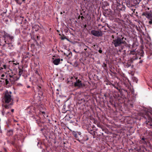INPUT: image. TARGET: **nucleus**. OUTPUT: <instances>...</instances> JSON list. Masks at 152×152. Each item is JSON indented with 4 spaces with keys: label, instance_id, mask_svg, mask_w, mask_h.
Instances as JSON below:
<instances>
[{
    "label": "nucleus",
    "instance_id": "f257e3e1",
    "mask_svg": "<svg viewBox=\"0 0 152 152\" xmlns=\"http://www.w3.org/2000/svg\"><path fill=\"white\" fill-rule=\"evenodd\" d=\"M129 54L130 55H134L132 56L131 60L128 61L127 63L125 65V67L128 68L131 66V62L134 60L137 59L138 58L140 59L141 57L143 56L144 52L143 50L141 49L136 50V48L132 49L130 50Z\"/></svg>",
    "mask_w": 152,
    "mask_h": 152
},
{
    "label": "nucleus",
    "instance_id": "f03ea898",
    "mask_svg": "<svg viewBox=\"0 0 152 152\" xmlns=\"http://www.w3.org/2000/svg\"><path fill=\"white\" fill-rule=\"evenodd\" d=\"M112 45L115 48L121 47V49L119 50V51L120 52L123 49V44L125 45L127 44L125 40H124V37L122 35H119L117 37H115L114 35L111 36Z\"/></svg>",
    "mask_w": 152,
    "mask_h": 152
},
{
    "label": "nucleus",
    "instance_id": "7ed1b4c3",
    "mask_svg": "<svg viewBox=\"0 0 152 152\" xmlns=\"http://www.w3.org/2000/svg\"><path fill=\"white\" fill-rule=\"evenodd\" d=\"M11 94V92H9L8 91H6L2 99L3 103L2 104V106L6 109L10 108L11 106L13 104L12 102L13 100Z\"/></svg>",
    "mask_w": 152,
    "mask_h": 152
},
{
    "label": "nucleus",
    "instance_id": "20e7f679",
    "mask_svg": "<svg viewBox=\"0 0 152 152\" xmlns=\"http://www.w3.org/2000/svg\"><path fill=\"white\" fill-rule=\"evenodd\" d=\"M14 37L11 34L4 32L1 39H0V45H4V44L9 42H13Z\"/></svg>",
    "mask_w": 152,
    "mask_h": 152
},
{
    "label": "nucleus",
    "instance_id": "39448f33",
    "mask_svg": "<svg viewBox=\"0 0 152 152\" xmlns=\"http://www.w3.org/2000/svg\"><path fill=\"white\" fill-rule=\"evenodd\" d=\"M151 116H152V115L151 113L147 112L144 115L143 117L146 120V124L152 126V118Z\"/></svg>",
    "mask_w": 152,
    "mask_h": 152
},
{
    "label": "nucleus",
    "instance_id": "423d86ee",
    "mask_svg": "<svg viewBox=\"0 0 152 152\" xmlns=\"http://www.w3.org/2000/svg\"><path fill=\"white\" fill-rule=\"evenodd\" d=\"M9 76L10 77L9 78V80L12 84L14 83L15 82L18 80L19 78V77H18L16 74L13 75H10Z\"/></svg>",
    "mask_w": 152,
    "mask_h": 152
},
{
    "label": "nucleus",
    "instance_id": "0eeeda50",
    "mask_svg": "<svg viewBox=\"0 0 152 152\" xmlns=\"http://www.w3.org/2000/svg\"><path fill=\"white\" fill-rule=\"evenodd\" d=\"M75 79L76 80V81L74 83V86L77 87L79 88H83V85L81 81L79 79H78V78L77 77Z\"/></svg>",
    "mask_w": 152,
    "mask_h": 152
},
{
    "label": "nucleus",
    "instance_id": "6e6552de",
    "mask_svg": "<svg viewBox=\"0 0 152 152\" xmlns=\"http://www.w3.org/2000/svg\"><path fill=\"white\" fill-rule=\"evenodd\" d=\"M91 33L93 35L96 37H102L103 35L102 32L101 31L92 30L91 31Z\"/></svg>",
    "mask_w": 152,
    "mask_h": 152
},
{
    "label": "nucleus",
    "instance_id": "1a4fd4ad",
    "mask_svg": "<svg viewBox=\"0 0 152 152\" xmlns=\"http://www.w3.org/2000/svg\"><path fill=\"white\" fill-rule=\"evenodd\" d=\"M1 46H2V48L4 50H5L7 48L12 49L13 48V46L12 45V42L6 43L4 45H2Z\"/></svg>",
    "mask_w": 152,
    "mask_h": 152
},
{
    "label": "nucleus",
    "instance_id": "9d476101",
    "mask_svg": "<svg viewBox=\"0 0 152 152\" xmlns=\"http://www.w3.org/2000/svg\"><path fill=\"white\" fill-rule=\"evenodd\" d=\"M9 68L8 66L5 64H2V62L0 61V72L2 69H5L7 70Z\"/></svg>",
    "mask_w": 152,
    "mask_h": 152
},
{
    "label": "nucleus",
    "instance_id": "9b49d317",
    "mask_svg": "<svg viewBox=\"0 0 152 152\" xmlns=\"http://www.w3.org/2000/svg\"><path fill=\"white\" fill-rule=\"evenodd\" d=\"M34 108L33 106L29 107L26 110L29 114L32 113H34Z\"/></svg>",
    "mask_w": 152,
    "mask_h": 152
},
{
    "label": "nucleus",
    "instance_id": "f8f14e48",
    "mask_svg": "<svg viewBox=\"0 0 152 152\" xmlns=\"http://www.w3.org/2000/svg\"><path fill=\"white\" fill-rule=\"evenodd\" d=\"M147 139L146 138H145L144 137L141 138V140L140 141V143L145 145H147Z\"/></svg>",
    "mask_w": 152,
    "mask_h": 152
},
{
    "label": "nucleus",
    "instance_id": "ddd939ff",
    "mask_svg": "<svg viewBox=\"0 0 152 152\" xmlns=\"http://www.w3.org/2000/svg\"><path fill=\"white\" fill-rule=\"evenodd\" d=\"M33 117L34 118L35 120L39 126H41V125L39 124L41 122L40 118L37 116H33Z\"/></svg>",
    "mask_w": 152,
    "mask_h": 152
},
{
    "label": "nucleus",
    "instance_id": "4468645a",
    "mask_svg": "<svg viewBox=\"0 0 152 152\" xmlns=\"http://www.w3.org/2000/svg\"><path fill=\"white\" fill-rule=\"evenodd\" d=\"M61 60L63 61V59H60L59 58H57L53 61V63L55 65H58L59 64Z\"/></svg>",
    "mask_w": 152,
    "mask_h": 152
},
{
    "label": "nucleus",
    "instance_id": "2eb2a0df",
    "mask_svg": "<svg viewBox=\"0 0 152 152\" xmlns=\"http://www.w3.org/2000/svg\"><path fill=\"white\" fill-rule=\"evenodd\" d=\"M104 15L105 17H107L110 15V10H104L103 12Z\"/></svg>",
    "mask_w": 152,
    "mask_h": 152
},
{
    "label": "nucleus",
    "instance_id": "dca6fc26",
    "mask_svg": "<svg viewBox=\"0 0 152 152\" xmlns=\"http://www.w3.org/2000/svg\"><path fill=\"white\" fill-rule=\"evenodd\" d=\"M13 130L10 129L7 130V135L9 136H11L13 134Z\"/></svg>",
    "mask_w": 152,
    "mask_h": 152
},
{
    "label": "nucleus",
    "instance_id": "f3484780",
    "mask_svg": "<svg viewBox=\"0 0 152 152\" xmlns=\"http://www.w3.org/2000/svg\"><path fill=\"white\" fill-rule=\"evenodd\" d=\"M147 18L149 20L148 22L149 24H152V14H151Z\"/></svg>",
    "mask_w": 152,
    "mask_h": 152
},
{
    "label": "nucleus",
    "instance_id": "a211bd4d",
    "mask_svg": "<svg viewBox=\"0 0 152 152\" xmlns=\"http://www.w3.org/2000/svg\"><path fill=\"white\" fill-rule=\"evenodd\" d=\"M18 4H21L22 2H25L26 0H14Z\"/></svg>",
    "mask_w": 152,
    "mask_h": 152
},
{
    "label": "nucleus",
    "instance_id": "6ab92c4d",
    "mask_svg": "<svg viewBox=\"0 0 152 152\" xmlns=\"http://www.w3.org/2000/svg\"><path fill=\"white\" fill-rule=\"evenodd\" d=\"M19 74L17 76L18 77H20V75L22 74L23 73V70L22 69L19 68Z\"/></svg>",
    "mask_w": 152,
    "mask_h": 152
},
{
    "label": "nucleus",
    "instance_id": "aec40b11",
    "mask_svg": "<svg viewBox=\"0 0 152 152\" xmlns=\"http://www.w3.org/2000/svg\"><path fill=\"white\" fill-rule=\"evenodd\" d=\"M39 26L37 25H34L32 27L33 28L35 29V31H38V30L39 29Z\"/></svg>",
    "mask_w": 152,
    "mask_h": 152
},
{
    "label": "nucleus",
    "instance_id": "412c9836",
    "mask_svg": "<svg viewBox=\"0 0 152 152\" xmlns=\"http://www.w3.org/2000/svg\"><path fill=\"white\" fill-rule=\"evenodd\" d=\"M113 86L115 88H116L117 90L120 91V87L118 86V85H113Z\"/></svg>",
    "mask_w": 152,
    "mask_h": 152
},
{
    "label": "nucleus",
    "instance_id": "4be33fe9",
    "mask_svg": "<svg viewBox=\"0 0 152 152\" xmlns=\"http://www.w3.org/2000/svg\"><path fill=\"white\" fill-rule=\"evenodd\" d=\"M132 80L134 82L136 83H137V82L138 81V79L136 77H133Z\"/></svg>",
    "mask_w": 152,
    "mask_h": 152
},
{
    "label": "nucleus",
    "instance_id": "5701e85b",
    "mask_svg": "<svg viewBox=\"0 0 152 152\" xmlns=\"http://www.w3.org/2000/svg\"><path fill=\"white\" fill-rule=\"evenodd\" d=\"M42 113L43 114L44 117L45 118H46L48 117V115L47 114H46L44 112H42Z\"/></svg>",
    "mask_w": 152,
    "mask_h": 152
},
{
    "label": "nucleus",
    "instance_id": "b1692460",
    "mask_svg": "<svg viewBox=\"0 0 152 152\" xmlns=\"http://www.w3.org/2000/svg\"><path fill=\"white\" fill-rule=\"evenodd\" d=\"M151 14L148 13H144L143 14L144 15L148 18Z\"/></svg>",
    "mask_w": 152,
    "mask_h": 152
},
{
    "label": "nucleus",
    "instance_id": "393cba45",
    "mask_svg": "<svg viewBox=\"0 0 152 152\" xmlns=\"http://www.w3.org/2000/svg\"><path fill=\"white\" fill-rule=\"evenodd\" d=\"M89 133L92 134L94 136L95 135V131L92 130H91L89 132Z\"/></svg>",
    "mask_w": 152,
    "mask_h": 152
},
{
    "label": "nucleus",
    "instance_id": "a878e982",
    "mask_svg": "<svg viewBox=\"0 0 152 152\" xmlns=\"http://www.w3.org/2000/svg\"><path fill=\"white\" fill-rule=\"evenodd\" d=\"M127 6L129 7H132L133 5H132V4H131L129 2H127L126 3Z\"/></svg>",
    "mask_w": 152,
    "mask_h": 152
},
{
    "label": "nucleus",
    "instance_id": "bb28decb",
    "mask_svg": "<svg viewBox=\"0 0 152 152\" xmlns=\"http://www.w3.org/2000/svg\"><path fill=\"white\" fill-rule=\"evenodd\" d=\"M102 66L105 69H106L107 68V65L104 62L103 63V64Z\"/></svg>",
    "mask_w": 152,
    "mask_h": 152
},
{
    "label": "nucleus",
    "instance_id": "cd10ccee",
    "mask_svg": "<svg viewBox=\"0 0 152 152\" xmlns=\"http://www.w3.org/2000/svg\"><path fill=\"white\" fill-rule=\"evenodd\" d=\"M5 83L6 85L10 84L9 80L8 79H6L5 80Z\"/></svg>",
    "mask_w": 152,
    "mask_h": 152
},
{
    "label": "nucleus",
    "instance_id": "c85d7f7f",
    "mask_svg": "<svg viewBox=\"0 0 152 152\" xmlns=\"http://www.w3.org/2000/svg\"><path fill=\"white\" fill-rule=\"evenodd\" d=\"M67 39L66 37L64 36V35L63 36V37H61V39L62 40H64V39Z\"/></svg>",
    "mask_w": 152,
    "mask_h": 152
},
{
    "label": "nucleus",
    "instance_id": "c756f323",
    "mask_svg": "<svg viewBox=\"0 0 152 152\" xmlns=\"http://www.w3.org/2000/svg\"><path fill=\"white\" fill-rule=\"evenodd\" d=\"M82 25H83V28L85 29V28H86V27H87V25L86 24H82Z\"/></svg>",
    "mask_w": 152,
    "mask_h": 152
},
{
    "label": "nucleus",
    "instance_id": "7c9ffc66",
    "mask_svg": "<svg viewBox=\"0 0 152 152\" xmlns=\"http://www.w3.org/2000/svg\"><path fill=\"white\" fill-rule=\"evenodd\" d=\"M98 52L99 53H102V51L101 49H100L99 50Z\"/></svg>",
    "mask_w": 152,
    "mask_h": 152
},
{
    "label": "nucleus",
    "instance_id": "2f4dec72",
    "mask_svg": "<svg viewBox=\"0 0 152 152\" xmlns=\"http://www.w3.org/2000/svg\"><path fill=\"white\" fill-rule=\"evenodd\" d=\"M18 64H19V63H17V62H16V63H13V65H17Z\"/></svg>",
    "mask_w": 152,
    "mask_h": 152
},
{
    "label": "nucleus",
    "instance_id": "473e14b6",
    "mask_svg": "<svg viewBox=\"0 0 152 152\" xmlns=\"http://www.w3.org/2000/svg\"><path fill=\"white\" fill-rule=\"evenodd\" d=\"M110 102L111 103V104H112V105H114V106H115V104H113V103H112V101L111 100H110Z\"/></svg>",
    "mask_w": 152,
    "mask_h": 152
},
{
    "label": "nucleus",
    "instance_id": "72a5a7b5",
    "mask_svg": "<svg viewBox=\"0 0 152 152\" xmlns=\"http://www.w3.org/2000/svg\"><path fill=\"white\" fill-rule=\"evenodd\" d=\"M81 18L82 20H83V19H84V17L83 16H81Z\"/></svg>",
    "mask_w": 152,
    "mask_h": 152
},
{
    "label": "nucleus",
    "instance_id": "f704fd0d",
    "mask_svg": "<svg viewBox=\"0 0 152 152\" xmlns=\"http://www.w3.org/2000/svg\"><path fill=\"white\" fill-rule=\"evenodd\" d=\"M35 73L37 74H38L37 71V70H35Z\"/></svg>",
    "mask_w": 152,
    "mask_h": 152
},
{
    "label": "nucleus",
    "instance_id": "c9c22d12",
    "mask_svg": "<svg viewBox=\"0 0 152 152\" xmlns=\"http://www.w3.org/2000/svg\"><path fill=\"white\" fill-rule=\"evenodd\" d=\"M143 62V60H140V61H139V63H142V62Z\"/></svg>",
    "mask_w": 152,
    "mask_h": 152
},
{
    "label": "nucleus",
    "instance_id": "e433bc0d",
    "mask_svg": "<svg viewBox=\"0 0 152 152\" xmlns=\"http://www.w3.org/2000/svg\"><path fill=\"white\" fill-rule=\"evenodd\" d=\"M28 57V56H24V58H27Z\"/></svg>",
    "mask_w": 152,
    "mask_h": 152
},
{
    "label": "nucleus",
    "instance_id": "4c0bfd02",
    "mask_svg": "<svg viewBox=\"0 0 152 152\" xmlns=\"http://www.w3.org/2000/svg\"><path fill=\"white\" fill-rule=\"evenodd\" d=\"M80 18H81V16L80 15H79V16L78 17V19H80Z\"/></svg>",
    "mask_w": 152,
    "mask_h": 152
},
{
    "label": "nucleus",
    "instance_id": "58836bf2",
    "mask_svg": "<svg viewBox=\"0 0 152 152\" xmlns=\"http://www.w3.org/2000/svg\"><path fill=\"white\" fill-rule=\"evenodd\" d=\"M14 110L13 109H12L11 110V111L12 112H14Z\"/></svg>",
    "mask_w": 152,
    "mask_h": 152
},
{
    "label": "nucleus",
    "instance_id": "ea45409f",
    "mask_svg": "<svg viewBox=\"0 0 152 152\" xmlns=\"http://www.w3.org/2000/svg\"><path fill=\"white\" fill-rule=\"evenodd\" d=\"M1 76L2 77H4V74H2L1 75Z\"/></svg>",
    "mask_w": 152,
    "mask_h": 152
},
{
    "label": "nucleus",
    "instance_id": "a19ab883",
    "mask_svg": "<svg viewBox=\"0 0 152 152\" xmlns=\"http://www.w3.org/2000/svg\"><path fill=\"white\" fill-rule=\"evenodd\" d=\"M150 55L151 56H152V51L150 52Z\"/></svg>",
    "mask_w": 152,
    "mask_h": 152
},
{
    "label": "nucleus",
    "instance_id": "79ce46f5",
    "mask_svg": "<svg viewBox=\"0 0 152 152\" xmlns=\"http://www.w3.org/2000/svg\"><path fill=\"white\" fill-rule=\"evenodd\" d=\"M87 48H85V49H84V50H87Z\"/></svg>",
    "mask_w": 152,
    "mask_h": 152
},
{
    "label": "nucleus",
    "instance_id": "37998d69",
    "mask_svg": "<svg viewBox=\"0 0 152 152\" xmlns=\"http://www.w3.org/2000/svg\"><path fill=\"white\" fill-rule=\"evenodd\" d=\"M113 33H115V32L114 31H113V32H112Z\"/></svg>",
    "mask_w": 152,
    "mask_h": 152
},
{
    "label": "nucleus",
    "instance_id": "c03bdc74",
    "mask_svg": "<svg viewBox=\"0 0 152 152\" xmlns=\"http://www.w3.org/2000/svg\"><path fill=\"white\" fill-rule=\"evenodd\" d=\"M38 87H39L40 88H41V87L40 86H38Z\"/></svg>",
    "mask_w": 152,
    "mask_h": 152
},
{
    "label": "nucleus",
    "instance_id": "a18cd8bd",
    "mask_svg": "<svg viewBox=\"0 0 152 152\" xmlns=\"http://www.w3.org/2000/svg\"><path fill=\"white\" fill-rule=\"evenodd\" d=\"M94 47H95V45H94Z\"/></svg>",
    "mask_w": 152,
    "mask_h": 152
},
{
    "label": "nucleus",
    "instance_id": "49530a36",
    "mask_svg": "<svg viewBox=\"0 0 152 152\" xmlns=\"http://www.w3.org/2000/svg\"><path fill=\"white\" fill-rule=\"evenodd\" d=\"M37 38H38V36H37Z\"/></svg>",
    "mask_w": 152,
    "mask_h": 152
},
{
    "label": "nucleus",
    "instance_id": "de8ad7c7",
    "mask_svg": "<svg viewBox=\"0 0 152 152\" xmlns=\"http://www.w3.org/2000/svg\"><path fill=\"white\" fill-rule=\"evenodd\" d=\"M7 125V126L8 127V126H8V125Z\"/></svg>",
    "mask_w": 152,
    "mask_h": 152
},
{
    "label": "nucleus",
    "instance_id": "09e8293b",
    "mask_svg": "<svg viewBox=\"0 0 152 152\" xmlns=\"http://www.w3.org/2000/svg\"><path fill=\"white\" fill-rule=\"evenodd\" d=\"M72 78H73V77H71V79H72Z\"/></svg>",
    "mask_w": 152,
    "mask_h": 152
},
{
    "label": "nucleus",
    "instance_id": "8fccbe9b",
    "mask_svg": "<svg viewBox=\"0 0 152 152\" xmlns=\"http://www.w3.org/2000/svg\"><path fill=\"white\" fill-rule=\"evenodd\" d=\"M61 14H62V12H61Z\"/></svg>",
    "mask_w": 152,
    "mask_h": 152
},
{
    "label": "nucleus",
    "instance_id": "3c124183",
    "mask_svg": "<svg viewBox=\"0 0 152 152\" xmlns=\"http://www.w3.org/2000/svg\"><path fill=\"white\" fill-rule=\"evenodd\" d=\"M84 0L85 1H86V0Z\"/></svg>",
    "mask_w": 152,
    "mask_h": 152
}]
</instances>
